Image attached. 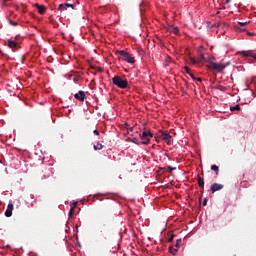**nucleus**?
I'll use <instances>...</instances> for the list:
<instances>
[{
  "instance_id": "obj_1",
  "label": "nucleus",
  "mask_w": 256,
  "mask_h": 256,
  "mask_svg": "<svg viewBox=\"0 0 256 256\" xmlns=\"http://www.w3.org/2000/svg\"><path fill=\"white\" fill-rule=\"evenodd\" d=\"M116 54L120 55L121 60H123L129 64L135 63V57H133V55H131V53H129L125 50H117Z\"/></svg>"
},
{
  "instance_id": "obj_2",
  "label": "nucleus",
  "mask_w": 256,
  "mask_h": 256,
  "mask_svg": "<svg viewBox=\"0 0 256 256\" xmlns=\"http://www.w3.org/2000/svg\"><path fill=\"white\" fill-rule=\"evenodd\" d=\"M227 66H229V64H222V63H216L214 61H210L207 67L213 71L221 73L223 72V70L227 68Z\"/></svg>"
},
{
  "instance_id": "obj_3",
  "label": "nucleus",
  "mask_w": 256,
  "mask_h": 256,
  "mask_svg": "<svg viewBox=\"0 0 256 256\" xmlns=\"http://www.w3.org/2000/svg\"><path fill=\"white\" fill-rule=\"evenodd\" d=\"M112 82L115 86H117L121 89H127L129 87V82H127V80H124L123 78H121L119 76H115L112 79Z\"/></svg>"
},
{
  "instance_id": "obj_4",
  "label": "nucleus",
  "mask_w": 256,
  "mask_h": 256,
  "mask_svg": "<svg viewBox=\"0 0 256 256\" xmlns=\"http://www.w3.org/2000/svg\"><path fill=\"white\" fill-rule=\"evenodd\" d=\"M152 138H153V134L148 129H144L143 133L140 134V139H141L142 145H148Z\"/></svg>"
},
{
  "instance_id": "obj_5",
  "label": "nucleus",
  "mask_w": 256,
  "mask_h": 256,
  "mask_svg": "<svg viewBox=\"0 0 256 256\" xmlns=\"http://www.w3.org/2000/svg\"><path fill=\"white\" fill-rule=\"evenodd\" d=\"M158 137L161 138L163 141H166L167 145H171L172 136L170 135V133L160 130L158 133Z\"/></svg>"
},
{
  "instance_id": "obj_6",
  "label": "nucleus",
  "mask_w": 256,
  "mask_h": 256,
  "mask_svg": "<svg viewBox=\"0 0 256 256\" xmlns=\"http://www.w3.org/2000/svg\"><path fill=\"white\" fill-rule=\"evenodd\" d=\"M7 46L12 51H17L20 48V45L14 40H8Z\"/></svg>"
},
{
  "instance_id": "obj_7",
  "label": "nucleus",
  "mask_w": 256,
  "mask_h": 256,
  "mask_svg": "<svg viewBox=\"0 0 256 256\" xmlns=\"http://www.w3.org/2000/svg\"><path fill=\"white\" fill-rule=\"evenodd\" d=\"M13 209H14V204L13 203H9L7 205V209L5 211V217H12Z\"/></svg>"
},
{
  "instance_id": "obj_8",
  "label": "nucleus",
  "mask_w": 256,
  "mask_h": 256,
  "mask_svg": "<svg viewBox=\"0 0 256 256\" xmlns=\"http://www.w3.org/2000/svg\"><path fill=\"white\" fill-rule=\"evenodd\" d=\"M223 189V185L222 184H218V183H214L213 185H211L210 190L212 193H215L219 190Z\"/></svg>"
},
{
  "instance_id": "obj_9",
  "label": "nucleus",
  "mask_w": 256,
  "mask_h": 256,
  "mask_svg": "<svg viewBox=\"0 0 256 256\" xmlns=\"http://www.w3.org/2000/svg\"><path fill=\"white\" fill-rule=\"evenodd\" d=\"M241 55H242L243 57H251V58H253L254 60H256V53H253V52H251V51H242V52H241Z\"/></svg>"
},
{
  "instance_id": "obj_10",
  "label": "nucleus",
  "mask_w": 256,
  "mask_h": 256,
  "mask_svg": "<svg viewBox=\"0 0 256 256\" xmlns=\"http://www.w3.org/2000/svg\"><path fill=\"white\" fill-rule=\"evenodd\" d=\"M75 98L80 100V101H84L86 98V94L84 91H80L77 94H75Z\"/></svg>"
},
{
  "instance_id": "obj_11",
  "label": "nucleus",
  "mask_w": 256,
  "mask_h": 256,
  "mask_svg": "<svg viewBox=\"0 0 256 256\" xmlns=\"http://www.w3.org/2000/svg\"><path fill=\"white\" fill-rule=\"evenodd\" d=\"M167 30L169 33L174 34V35H178V33H179L178 27L170 26Z\"/></svg>"
},
{
  "instance_id": "obj_12",
  "label": "nucleus",
  "mask_w": 256,
  "mask_h": 256,
  "mask_svg": "<svg viewBox=\"0 0 256 256\" xmlns=\"http://www.w3.org/2000/svg\"><path fill=\"white\" fill-rule=\"evenodd\" d=\"M197 183L198 186L203 190L205 187V181L203 178H201L200 176L197 177Z\"/></svg>"
},
{
  "instance_id": "obj_13",
  "label": "nucleus",
  "mask_w": 256,
  "mask_h": 256,
  "mask_svg": "<svg viewBox=\"0 0 256 256\" xmlns=\"http://www.w3.org/2000/svg\"><path fill=\"white\" fill-rule=\"evenodd\" d=\"M71 7L72 9L74 8V6L72 4H68V3H65V4H60L59 5V10L63 11V10H66L67 8Z\"/></svg>"
},
{
  "instance_id": "obj_14",
  "label": "nucleus",
  "mask_w": 256,
  "mask_h": 256,
  "mask_svg": "<svg viewBox=\"0 0 256 256\" xmlns=\"http://www.w3.org/2000/svg\"><path fill=\"white\" fill-rule=\"evenodd\" d=\"M35 6H36V8L38 9V12H39L40 14H44V13H45V11H46V7H45V6L39 5V4H35Z\"/></svg>"
},
{
  "instance_id": "obj_15",
  "label": "nucleus",
  "mask_w": 256,
  "mask_h": 256,
  "mask_svg": "<svg viewBox=\"0 0 256 256\" xmlns=\"http://www.w3.org/2000/svg\"><path fill=\"white\" fill-rule=\"evenodd\" d=\"M103 148H104V145L101 144V143H97V144H94V145H93V149H94L95 151H100V150H102Z\"/></svg>"
},
{
  "instance_id": "obj_16",
  "label": "nucleus",
  "mask_w": 256,
  "mask_h": 256,
  "mask_svg": "<svg viewBox=\"0 0 256 256\" xmlns=\"http://www.w3.org/2000/svg\"><path fill=\"white\" fill-rule=\"evenodd\" d=\"M211 170H213L216 175H219L220 173V168L219 166H216V164H213V166H211Z\"/></svg>"
},
{
  "instance_id": "obj_17",
  "label": "nucleus",
  "mask_w": 256,
  "mask_h": 256,
  "mask_svg": "<svg viewBox=\"0 0 256 256\" xmlns=\"http://www.w3.org/2000/svg\"><path fill=\"white\" fill-rule=\"evenodd\" d=\"M130 142H131V143H134V144H136V145H140V144H141V141H139V139L136 138V137L130 139Z\"/></svg>"
},
{
  "instance_id": "obj_18",
  "label": "nucleus",
  "mask_w": 256,
  "mask_h": 256,
  "mask_svg": "<svg viewBox=\"0 0 256 256\" xmlns=\"http://www.w3.org/2000/svg\"><path fill=\"white\" fill-rule=\"evenodd\" d=\"M169 251L171 254L175 255L178 252V248H174V246H170Z\"/></svg>"
},
{
  "instance_id": "obj_19",
  "label": "nucleus",
  "mask_w": 256,
  "mask_h": 256,
  "mask_svg": "<svg viewBox=\"0 0 256 256\" xmlns=\"http://www.w3.org/2000/svg\"><path fill=\"white\" fill-rule=\"evenodd\" d=\"M189 63L191 65H195V64H197V61H196V59L194 57H189Z\"/></svg>"
},
{
  "instance_id": "obj_20",
  "label": "nucleus",
  "mask_w": 256,
  "mask_h": 256,
  "mask_svg": "<svg viewBox=\"0 0 256 256\" xmlns=\"http://www.w3.org/2000/svg\"><path fill=\"white\" fill-rule=\"evenodd\" d=\"M241 108H240V105L239 104H237V105H235V106H233V107H230V110L231 111H238V110H240Z\"/></svg>"
},
{
  "instance_id": "obj_21",
  "label": "nucleus",
  "mask_w": 256,
  "mask_h": 256,
  "mask_svg": "<svg viewBox=\"0 0 256 256\" xmlns=\"http://www.w3.org/2000/svg\"><path fill=\"white\" fill-rule=\"evenodd\" d=\"M165 170L168 171L169 173H172L173 171L176 170V168H173L172 166H166Z\"/></svg>"
},
{
  "instance_id": "obj_22",
  "label": "nucleus",
  "mask_w": 256,
  "mask_h": 256,
  "mask_svg": "<svg viewBox=\"0 0 256 256\" xmlns=\"http://www.w3.org/2000/svg\"><path fill=\"white\" fill-rule=\"evenodd\" d=\"M234 29L236 32H244L245 31V29H242L240 26H237V25L234 26Z\"/></svg>"
},
{
  "instance_id": "obj_23",
  "label": "nucleus",
  "mask_w": 256,
  "mask_h": 256,
  "mask_svg": "<svg viewBox=\"0 0 256 256\" xmlns=\"http://www.w3.org/2000/svg\"><path fill=\"white\" fill-rule=\"evenodd\" d=\"M216 89H218V90H220V91H223V92L227 91V88L224 87L223 85H218V86L216 87Z\"/></svg>"
},
{
  "instance_id": "obj_24",
  "label": "nucleus",
  "mask_w": 256,
  "mask_h": 256,
  "mask_svg": "<svg viewBox=\"0 0 256 256\" xmlns=\"http://www.w3.org/2000/svg\"><path fill=\"white\" fill-rule=\"evenodd\" d=\"M77 206V203L74 204V207L71 208L70 212H69V217H73L74 215V209Z\"/></svg>"
},
{
  "instance_id": "obj_25",
  "label": "nucleus",
  "mask_w": 256,
  "mask_h": 256,
  "mask_svg": "<svg viewBox=\"0 0 256 256\" xmlns=\"http://www.w3.org/2000/svg\"><path fill=\"white\" fill-rule=\"evenodd\" d=\"M180 243H182V239H181V238L176 240V244L174 245V247H176L177 249H179Z\"/></svg>"
},
{
  "instance_id": "obj_26",
  "label": "nucleus",
  "mask_w": 256,
  "mask_h": 256,
  "mask_svg": "<svg viewBox=\"0 0 256 256\" xmlns=\"http://www.w3.org/2000/svg\"><path fill=\"white\" fill-rule=\"evenodd\" d=\"M184 71L188 74V75H190L192 72H191V70H190V68H189V66H184Z\"/></svg>"
},
{
  "instance_id": "obj_27",
  "label": "nucleus",
  "mask_w": 256,
  "mask_h": 256,
  "mask_svg": "<svg viewBox=\"0 0 256 256\" xmlns=\"http://www.w3.org/2000/svg\"><path fill=\"white\" fill-rule=\"evenodd\" d=\"M9 23H10V25H13L14 27H16L18 25V23L13 20H10Z\"/></svg>"
},
{
  "instance_id": "obj_28",
  "label": "nucleus",
  "mask_w": 256,
  "mask_h": 256,
  "mask_svg": "<svg viewBox=\"0 0 256 256\" xmlns=\"http://www.w3.org/2000/svg\"><path fill=\"white\" fill-rule=\"evenodd\" d=\"M249 22H238V25H241V27H245V25H248Z\"/></svg>"
},
{
  "instance_id": "obj_29",
  "label": "nucleus",
  "mask_w": 256,
  "mask_h": 256,
  "mask_svg": "<svg viewBox=\"0 0 256 256\" xmlns=\"http://www.w3.org/2000/svg\"><path fill=\"white\" fill-rule=\"evenodd\" d=\"M93 134H94L95 136H99V135H100V131L97 130V129H95V130H93Z\"/></svg>"
},
{
  "instance_id": "obj_30",
  "label": "nucleus",
  "mask_w": 256,
  "mask_h": 256,
  "mask_svg": "<svg viewBox=\"0 0 256 256\" xmlns=\"http://www.w3.org/2000/svg\"><path fill=\"white\" fill-rule=\"evenodd\" d=\"M195 61H196V64H201V63H203V61H202L201 58H197V59H195Z\"/></svg>"
},
{
  "instance_id": "obj_31",
  "label": "nucleus",
  "mask_w": 256,
  "mask_h": 256,
  "mask_svg": "<svg viewBox=\"0 0 256 256\" xmlns=\"http://www.w3.org/2000/svg\"><path fill=\"white\" fill-rule=\"evenodd\" d=\"M199 59H200L202 62H204V61H205V56H204V54H200Z\"/></svg>"
},
{
  "instance_id": "obj_32",
  "label": "nucleus",
  "mask_w": 256,
  "mask_h": 256,
  "mask_svg": "<svg viewBox=\"0 0 256 256\" xmlns=\"http://www.w3.org/2000/svg\"><path fill=\"white\" fill-rule=\"evenodd\" d=\"M125 126H126L128 131L133 132V128L132 127L129 128V124H125Z\"/></svg>"
},
{
  "instance_id": "obj_33",
  "label": "nucleus",
  "mask_w": 256,
  "mask_h": 256,
  "mask_svg": "<svg viewBox=\"0 0 256 256\" xmlns=\"http://www.w3.org/2000/svg\"><path fill=\"white\" fill-rule=\"evenodd\" d=\"M174 238H175V235L172 234L171 237L169 238V243L173 242Z\"/></svg>"
},
{
  "instance_id": "obj_34",
  "label": "nucleus",
  "mask_w": 256,
  "mask_h": 256,
  "mask_svg": "<svg viewBox=\"0 0 256 256\" xmlns=\"http://www.w3.org/2000/svg\"><path fill=\"white\" fill-rule=\"evenodd\" d=\"M189 76H190L193 80H196V77L194 76L193 72H191Z\"/></svg>"
},
{
  "instance_id": "obj_35",
  "label": "nucleus",
  "mask_w": 256,
  "mask_h": 256,
  "mask_svg": "<svg viewBox=\"0 0 256 256\" xmlns=\"http://www.w3.org/2000/svg\"><path fill=\"white\" fill-rule=\"evenodd\" d=\"M207 202H208V200L205 198V199H203V206H206L207 205Z\"/></svg>"
},
{
  "instance_id": "obj_36",
  "label": "nucleus",
  "mask_w": 256,
  "mask_h": 256,
  "mask_svg": "<svg viewBox=\"0 0 256 256\" xmlns=\"http://www.w3.org/2000/svg\"><path fill=\"white\" fill-rule=\"evenodd\" d=\"M97 71L101 73L103 72V68H97Z\"/></svg>"
},
{
  "instance_id": "obj_37",
  "label": "nucleus",
  "mask_w": 256,
  "mask_h": 256,
  "mask_svg": "<svg viewBox=\"0 0 256 256\" xmlns=\"http://www.w3.org/2000/svg\"><path fill=\"white\" fill-rule=\"evenodd\" d=\"M144 53L143 49L139 50V54L142 55Z\"/></svg>"
},
{
  "instance_id": "obj_38",
  "label": "nucleus",
  "mask_w": 256,
  "mask_h": 256,
  "mask_svg": "<svg viewBox=\"0 0 256 256\" xmlns=\"http://www.w3.org/2000/svg\"><path fill=\"white\" fill-rule=\"evenodd\" d=\"M195 80H197V81H199V82H202V79H201V78H197V79H195Z\"/></svg>"
},
{
  "instance_id": "obj_39",
  "label": "nucleus",
  "mask_w": 256,
  "mask_h": 256,
  "mask_svg": "<svg viewBox=\"0 0 256 256\" xmlns=\"http://www.w3.org/2000/svg\"><path fill=\"white\" fill-rule=\"evenodd\" d=\"M131 140H132V138H131V137H129V138L127 139V142H131Z\"/></svg>"
},
{
  "instance_id": "obj_40",
  "label": "nucleus",
  "mask_w": 256,
  "mask_h": 256,
  "mask_svg": "<svg viewBox=\"0 0 256 256\" xmlns=\"http://www.w3.org/2000/svg\"><path fill=\"white\" fill-rule=\"evenodd\" d=\"M248 35H249V36H254V34H253V33H250V32H248Z\"/></svg>"
},
{
  "instance_id": "obj_41",
  "label": "nucleus",
  "mask_w": 256,
  "mask_h": 256,
  "mask_svg": "<svg viewBox=\"0 0 256 256\" xmlns=\"http://www.w3.org/2000/svg\"><path fill=\"white\" fill-rule=\"evenodd\" d=\"M231 2V0H226V3H230Z\"/></svg>"
},
{
  "instance_id": "obj_42",
  "label": "nucleus",
  "mask_w": 256,
  "mask_h": 256,
  "mask_svg": "<svg viewBox=\"0 0 256 256\" xmlns=\"http://www.w3.org/2000/svg\"><path fill=\"white\" fill-rule=\"evenodd\" d=\"M155 139H156V142H158V138L155 137Z\"/></svg>"
}]
</instances>
